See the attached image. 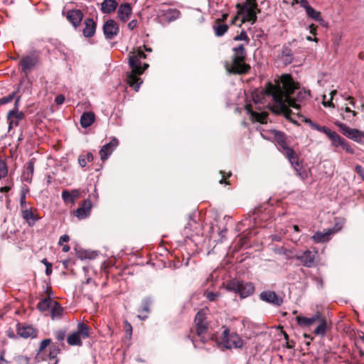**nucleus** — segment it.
<instances>
[{
  "label": "nucleus",
  "instance_id": "nucleus-52",
  "mask_svg": "<svg viewBox=\"0 0 364 364\" xmlns=\"http://www.w3.org/2000/svg\"><path fill=\"white\" fill-rule=\"evenodd\" d=\"M325 98H326V95H323V105L324 107H334V105L332 102V97H331L330 100H328V101H326L325 100Z\"/></svg>",
  "mask_w": 364,
  "mask_h": 364
},
{
  "label": "nucleus",
  "instance_id": "nucleus-38",
  "mask_svg": "<svg viewBox=\"0 0 364 364\" xmlns=\"http://www.w3.org/2000/svg\"><path fill=\"white\" fill-rule=\"evenodd\" d=\"M216 36H223L228 30V26L225 23H218L213 26Z\"/></svg>",
  "mask_w": 364,
  "mask_h": 364
},
{
  "label": "nucleus",
  "instance_id": "nucleus-50",
  "mask_svg": "<svg viewBox=\"0 0 364 364\" xmlns=\"http://www.w3.org/2000/svg\"><path fill=\"white\" fill-rule=\"evenodd\" d=\"M138 26V21L136 19H133L131 21H129L127 24V26L129 30L132 31L135 28H136Z\"/></svg>",
  "mask_w": 364,
  "mask_h": 364
},
{
  "label": "nucleus",
  "instance_id": "nucleus-51",
  "mask_svg": "<svg viewBox=\"0 0 364 364\" xmlns=\"http://www.w3.org/2000/svg\"><path fill=\"white\" fill-rule=\"evenodd\" d=\"M65 96L63 95H58L55 99V102L58 105H61L63 104V102H65Z\"/></svg>",
  "mask_w": 364,
  "mask_h": 364
},
{
  "label": "nucleus",
  "instance_id": "nucleus-13",
  "mask_svg": "<svg viewBox=\"0 0 364 364\" xmlns=\"http://www.w3.org/2000/svg\"><path fill=\"white\" fill-rule=\"evenodd\" d=\"M317 255V251L312 252L306 250L296 254L294 258L299 261L304 267L311 268L316 266Z\"/></svg>",
  "mask_w": 364,
  "mask_h": 364
},
{
  "label": "nucleus",
  "instance_id": "nucleus-26",
  "mask_svg": "<svg viewBox=\"0 0 364 364\" xmlns=\"http://www.w3.org/2000/svg\"><path fill=\"white\" fill-rule=\"evenodd\" d=\"M83 35L87 38L92 37L95 32L97 24L92 18H87L84 21Z\"/></svg>",
  "mask_w": 364,
  "mask_h": 364
},
{
  "label": "nucleus",
  "instance_id": "nucleus-23",
  "mask_svg": "<svg viewBox=\"0 0 364 364\" xmlns=\"http://www.w3.org/2000/svg\"><path fill=\"white\" fill-rule=\"evenodd\" d=\"M336 230L334 228H329L323 232L316 231L314 235L311 236V239L316 243H323L330 240L331 237L334 234Z\"/></svg>",
  "mask_w": 364,
  "mask_h": 364
},
{
  "label": "nucleus",
  "instance_id": "nucleus-31",
  "mask_svg": "<svg viewBox=\"0 0 364 364\" xmlns=\"http://www.w3.org/2000/svg\"><path fill=\"white\" fill-rule=\"evenodd\" d=\"M280 58L285 65H289L292 62L293 52L289 46H284L282 47Z\"/></svg>",
  "mask_w": 364,
  "mask_h": 364
},
{
  "label": "nucleus",
  "instance_id": "nucleus-53",
  "mask_svg": "<svg viewBox=\"0 0 364 364\" xmlns=\"http://www.w3.org/2000/svg\"><path fill=\"white\" fill-rule=\"evenodd\" d=\"M355 171L364 180V168L361 166L358 165L355 167Z\"/></svg>",
  "mask_w": 364,
  "mask_h": 364
},
{
  "label": "nucleus",
  "instance_id": "nucleus-34",
  "mask_svg": "<svg viewBox=\"0 0 364 364\" xmlns=\"http://www.w3.org/2000/svg\"><path fill=\"white\" fill-rule=\"evenodd\" d=\"M246 110H247V113L251 115L252 119H254L256 121L261 122V123L265 122V120L267 117V113H265V112L258 113L257 112L252 111L250 109V106H246Z\"/></svg>",
  "mask_w": 364,
  "mask_h": 364
},
{
  "label": "nucleus",
  "instance_id": "nucleus-10",
  "mask_svg": "<svg viewBox=\"0 0 364 364\" xmlns=\"http://www.w3.org/2000/svg\"><path fill=\"white\" fill-rule=\"evenodd\" d=\"M304 122L309 124L311 129L317 130L320 132L324 133L331 139V144L333 146H341L345 139L342 138L336 132L332 131L329 128L325 126H320L313 122L311 119L306 118Z\"/></svg>",
  "mask_w": 364,
  "mask_h": 364
},
{
  "label": "nucleus",
  "instance_id": "nucleus-16",
  "mask_svg": "<svg viewBox=\"0 0 364 364\" xmlns=\"http://www.w3.org/2000/svg\"><path fill=\"white\" fill-rule=\"evenodd\" d=\"M16 330L17 335L23 338H34L38 336V330L26 323H18Z\"/></svg>",
  "mask_w": 364,
  "mask_h": 364
},
{
  "label": "nucleus",
  "instance_id": "nucleus-17",
  "mask_svg": "<svg viewBox=\"0 0 364 364\" xmlns=\"http://www.w3.org/2000/svg\"><path fill=\"white\" fill-rule=\"evenodd\" d=\"M259 299L263 301L276 306H279L283 304V299L273 291L267 290L261 292L259 294Z\"/></svg>",
  "mask_w": 364,
  "mask_h": 364
},
{
  "label": "nucleus",
  "instance_id": "nucleus-63",
  "mask_svg": "<svg viewBox=\"0 0 364 364\" xmlns=\"http://www.w3.org/2000/svg\"><path fill=\"white\" fill-rule=\"evenodd\" d=\"M4 351H3L0 355V364L6 363V360L4 358Z\"/></svg>",
  "mask_w": 364,
  "mask_h": 364
},
{
  "label": "nucleus",
  "instance_id": "nucleus-56",
  "mask_svg": "<svg viewBox=\"0 0 364 364\" xmlns=\"http://www.w3.org/2000/svg\"><path fill=\"white\" fill-rule=\"evenodd\" d=\"M309 32L311 34H313L314 36L316 35L317 26L316 25H314V23H311V25L309 26Z\"/></svg>",
  "mask_w": 364,
  "mask_h": 364
},
{
  "label": "nucleus",
  "instance_id": "nucleus-19",
  "mask_svg": "<svg viewBox=\"0 0 364 364\" xmlns=\"http://www.w3.org/2000/svg\"><path fill=\"white\" fill-rule=\"evenodd\" d=\"M36 212V209L28 208V206L24 208H21V217L25 221H26L30 227H33L40 219L37 215Z\"/></svg>",
  "mask_w": 364,
  "mask_h": 364
},
{
  "label": "nucleus",
  "instance_id": "nucleus-60",
  "mask_svg": "<svg viewBox=\"0 0 364 364\" xmlns=\"http://www.w3.org/2000/svg\"><path fill=\"white\" fill-rule=\"evenodd\" d=\"M52 273V264H48L46 267V275H50Z\"/></svg>",
  "mask_w": 364,
  "mask_h": 364
},
{
  "label": "nucleus",
  "instance_id": "nucleus-43",
  "mask_svg": "<svg viewBox=\"0 0 364 364\" xmlns=\"http://www.w3.org/2000/svg\"><path fill=\"white\" fill-rule=\"evenodd\" d=\"M15 94L16 93L14 92L6 97L0 98V105H6L7 103L12 102L15 97Z\"/></svg>",
  "mask_w": 364,
  "mask_h": 364
},
{
  "label": "nucleus",
  "instance_id": "nucleus-36",
  "mask_svg": "<svg viewBox=\"0 0 364 364\" xmlns=\"http://www.w3.org/2000/svg\"><path fill=\"white\" fill-rule=\"evenodd\" d=\"M30 189L26 184H23L21 187L20 207L24 208L28 206L26 203V196L29 193Z\"/></svg>",
  "mask_w": 364,
  "mask_h": 364
},
{
  "label": "nucleus",
  "instance_id": "nucleus-7",
  "mask_svg": "<svg viewBox=\"0 0 364 364\" xmlns=\"http://www.w3.org/2000/svg\"><path fill=\"white\" fill-rule=\"evenodd\" d=\"M238 9V14L242 16V22H250L253 24L256 22L257 14L260 12L257 9L256 0H245L242 4H237Z\"/></svg>",
  "mask_w": 364,
  "mask_h": 364
},
{
  "label": "nucleus",
  "instance_id": "nucleus-40",
  "mask_svg": "<svg viewBox=\"0 0 364 364\" xmlns=\"http://www.w3.org/2000/svg\"><path fill=\"white\" fill-rule=\"evenodd\" d=\"M60 352V349L58 348V347L55 346H52L50 348V352H49V354H48V358L52 360H55V364H56V363L58 362L55 358L57 357V355Z\"/></svg>",
  "mask_w": 364,
  "mask_h": 364
},
{
  "label": "nucleus",
  "instance_id": "nucleus-44",
  "mask_svg": "<svg viewBox=\"0 0 364 364\" xmlns=\"http://www.w3.org/2000/svg\"><path fill=\"white\" fill-rule=\"evenodd\" d=\"M22 119H18L15 117H11L10 120L7 119L8 123H9V131H10L13 127H17L18 125V122Z\"/></svg>",
  "mask_w": 364,
  "mask_h": 364
},
{
  "label": "nucleus",
  "instance_id": "nucleus-32",
  "mask_svg": "<svg viewBox=\"0 0 364 364\" xmlns=\"http://www.w3.org/2000/svg\"><path fill=\"white\" fill-rule=\"evenodd\" d=\"M63 308L55 301L50 307V316L52 319H59L63 314Z\"/></svg>",
  "mask_w": 364,
  "mask_h": 364
},
{
  "label": "nucleus",
  "instance_id": "nucleus-6",
  "mask_svg": "<svg viewBox=\"0 0 364 364\" xmlns=\"http://www.w3.org/2000/svg\"><path fill=\"white\" fill-rule=\"evenodd\" d=\"M206 319V312L203 309L198 311L194 319L196 334L202 343L213 339V335L208 331V323Z\"/></svg>",
  "mask_w": 364,
  "mask_h": 364
},
{
  "label": "nucleus",
  "instance_id": "nucleus-15",
  "mask_svg": "<svg viewBox=\"0 0 364 364\" xmlns=\"http://www.w3.org/2000/svg\"><path fill=\"white\" fill-rule=\"evenodd\" d=\"M157 16L161 21L169 23L176 20L180 16V11L176 9H163L159 8Z\"/></svg>",
  "mask_w": 364,
  "mask_h": 364
},
{
  "label": "nucleus",
  "instance_id": "nucleus-62",
  "mask_svg": "<svg viewBox=\"0 0 364 364\" xmlns=\"http://www.w3.org/2000/svg\"><path fill=\"white\" fill-rule=\"evenodd\" d=\"M346 100H349L350 104L352 106L355 107V100H354V98H353V97H350V96H348V97H346Z\"/></svg>",
  "mask_w": 364,
  "mask_h": 364
},
{
  "label": "nucleus",
  "instance_id": "nucleus-29",
  "mask_svg": "<svg viewBox=\"0 0 364 364\" xmlns=\"http://www.w3.org/2000/svg\"><path fill=\"white\" fill-rule=\"evenodd\" d=\"M95 120V114L92 112H84L80 117V124L83 128L90 127Z\"/></svg>",
  "mask_w": 364,
  "mask_h": 364
},
{
  "label": "nucleus",
  "instance_id": "nucleus-42",
  "mask_svg": "<svg viewBox=\"0 0 364 364\" xmlns=\"http://www.w3.org/2000/svg\"><path fill=\"white\" fill-rule=\"evenodd\" d=\"M204 295L209 301H215L220 296V293L213 291H205Z\"/></svg>",
  "mask_w": 364,
  "mask_h": 364
},
{
  "label": "nucleus",
  "instance_id": "nucleus-33",
  "mask_svg": "<svg viewBox=\"0 0 364 364\" xmlns=\"http://www.w3.org/2000/svg\"><path fill=\"white\" fill-rule=\"evenodd\" d=\"M19 101H20V97H18L16 98V100L15 101L14 109L10 110L7 113V119H9V120L11 118V117H15L16 118H18V119H23L24 114L22 112H18Z\"/></svg>",
  "mask_w": 364,
  "mask_h": 364
},
{
  "label": "nucleus",
  "instance_id": "nucleus-3",
  "mask_svg": "<svg viewBox=\"0 0 364 364\" xmlns=\"http://www.w3.org/2000/svg\"><path fill=\"white\" fill-rule=\"evenodd\" d=\"M232 52L231 61H225L224 63L227 73L232 75H245L249 73L251 67L245 62L247 53L244 45L240 44L234 47Z\"/></svg>",
  "mask_w": 364,
  "mask_h": 364
},
{
  "label": "nucleus",
  "instance_id": "nucleus-28",
  "mask_svg": "<svg viewBox=\"0 0 364 364\" xmlns=\"http://www.w3.org/2000/svg\"><path fill=\"white\" fill-rule=\"evenodd\" d=\"M118 6L116 0H104L101 3L100 10L102 14H108L114 12Z\"/></svg>",
  "mask_w": 364,
  "mask_h": 364
},
{
  "label": "nucleus",
  "instance_id": "nucleus-57",
  "mask_svg": "<svg viewBox=\"0 0 364 364\" xmlns=\"http://www.w3.org/2000/svg\"><path fill=\"white\" fill-rule=\"evenodd\" d=\"M6 334L10 338H16V335L14 333V330L11 329V328H9L8 330H6Z\"/></svg>",
  "mask_w": 364,
  "mask_h": 364
},
{
  "label": "nucleus",
  "instance_id": "nucleus-12",
  "mask_svg": "<svg viewBox=\"0 0 364 364\" xmlns=\"http://www.w3.org/2000/svg\"><path fill=\"white\" fill-rule=\"evenodd\" d=\"M335 125L339 131L350 139L358 143L364 144V132L357 129H351L341 122H336Z\"/></svg>",
  "mask_w": 364,
  "mask_h": 364
},
{
  "label": "nucleus",
  "instance_id": "nucleus-2",
  "mask_svg": "<svg viewBox=\"0 0 364 364\" xmlns=\"http://www.w3.org/2000/svg\"><path fill=\"white\" fill-rule=\"evenodd\" d=\"M146 54L139 48L136 52H133L129 54V65L131 68V71L127 74V82L133 87L135 91H139L141 84L143 82L140 78L144 71L149 67L147 63H141V59L146 58Z\"/></svg>",
  "mask_w": 364,
  "mask_h": 364
},
{
  "label": "nucleus",
  "instance_id": "nucleus-14",
  "mask_svg": "<svg viewBox=\"0 0 364 364\" xmlns=\"http://www.w3.org/2000/svg\"><path fill=\"white\" fill-rule=\"evenodd\" d=\"M103 33L107 40L114 39L119 33V26L113 19H108L105 21L102 26Z\"/></svg>",
  "mask_w": 364,
  "mask_h": 364
},
{
  "label": "nucleus",
  "instance_id": "nucleus-9",
  "mask_svg": "<svg viewBox=\"0 0 364 364\" xmlns=\"http://www.w3.org/2000/svg\"><path fill=\"white\" fill-rule=\"evenodd\" d=\"M90 328L83 322L77 324V330L73 331L67 337L68 345L74 346H82V339H85L90 336Z\"/></svg>",
  "mask_w": 364,
  "mask_h": 364
},
{
  "label": "nucleus",
  "instance_id": "nucleus-46",
  "mask_svg": "<svg viewBox=\"0 0 364 364\" xmlns=\"http://www.w3.org/2000/svg\"><path fill=\"white\" fill-rule=\"evenodd\" d=\"M341 147L347 152V153H349V154H354L355 151L353 149V148L345 140L343 143V144L341 145Z\"/></svg>",
  "mask_w": 364,
  "mask_h": 364
},
{
  "label": "nucleus",
  "instance_id": "nucleus-11",
  "mask_svg": "<svg viewBox=\"0 0 364 364\" xmlns=\"http://www.w3.org/2000/svg\"><path fill=\"white\" fill-rule=\"evenodd\" d=\"M219 346L226 349L232 348H241L243 345L242 339L236 334L230 335L229 330L225 328L223 332V339L221 341H216Z\"/></svg>",
  "mask_w": 364,
  "mask_h": 364
},
{
  "label": "nucleus",
  "instance_id": "nucleus-18",
  "mask_svg": "<svg viewBox=\"0 0 364 364\" xmlns=\"http://www.w3.org/2000/svg\"><path fill=\"white\" fill-rule=\"evenodd\" d=\"M92 203L90 200H84L79 205V207L74 211V215L79 220L87 218L91 213Z\"/></svg>",
  "mask_w": 364,
  "mask_h": 364
},
{
  "label": "nucleus",
  "instance_id": "nucleus-61",
  "mask_svg": "<svg viewBox=\"0 0 364 364\" xmlns=\"http://www.w3.org/2000/svg\"><path fill=\"white\" fill-rule=\"evenodd\" d=\"M11 190L10 186H3L0 188V192L1 193H8Z\"/></svg>",
  "mask_w": 364,
  "mask_h": 364
},
{
  "label": "nucleus",
  "instance_id": "nucleus-41",
  "mask_svg": "<svg viewBox=\"0 0 364 364\" xmlns=\"http://www.w3.org/2000/svg\"><path fill=\"white\" fill-rule=\"evenodd\" d=\"M51 343V340L49 338H46L43 340L39 346L38 351V356L40 357L41 354L45 350L46 347H48Z\"/></svg>",
  "mask_w": 364,
  "mask_h": 364
},
{
  "label": "nucleus",
  "instance_id": "nucleus-25",
  "mask_svg": "<svg viewBox=\"0 0 364 364\" xmlns=\"http://www.w3.org/2000/svg\"><path fill=\"white\" fill-rule=\"evenodd\" d=\"M61 196L65 203H71L74 205L76 200L80 198V193L78 189H73L70 191L65 189L62 191Z\"/></svg>",
  "mask_w": 364,
  "mask_h": 364
},
{
  "label": "nucleus",
  "instance_id": "nucleus-55",
  "mask_svg": "<svg viewBox=\"0 0 364 364\" xmlns=\"http://www.w3.org/2000/svg\"><path fill=\"white\" fill-rule=\"evenodd\" d=\"M70 240V237L69 235H62L60 239H59V242H58V244L59 245H62L63 242H68V241Z\"/></svg>",
  "mask_w": 364,
  "mask_h": 364
},
{
  "label": "nucleus",
  "instance_id": "nucleus-39",
  "mask_svg": "<svg viewBox=\"0 0 364 364\" xmlns=\"http://www.w3.org/2000/svg\"><path fill=\"white\" fill-rule=\"evenodd\" d=\"M8 171L6 163L0 158V180L7 176Z\"/></svg>",
  "mask_w": 364,
  "mask_h": 364
},
{
  "label": "nucleus",
  "instance_id": "nucleus-47",
  "mask_svg": "<svg viewBox=\"0 0 364 364\" xmlns=\"http://www.w3.org/2000/svg\"><path fill=\"white\" fill-rule=\"evenodd\" d=\"M234 40L235 41H247V42L248 43L249 41V39H248V36H247V34L245 31H242L240 35L235 36L234 38Z\"/></svg>",
  "mask_w": 364,
  "mask_h": 364
},
{
  "label": "nucleus",
  "instance_id": "nucleus-20",
  "mask_svg": "<svg viewBox=\"0 0 364 364\" xmlns=\"http://www.w3.org/2000/svg\"><path fill=\"white\" fill-rule=\"evenodd\" d=\"M63 14L66 16L68 21L73 26L74 28H77L83 18V14L80 9H70L66 13L64 11Z\"/></svg>",
  "mask_w": 364,
  "mask_h": 364
},
{
  "label": "nucleus",
  "instance_id": "nucleus-45",
  "mask_svg": "<svg viewBox=\"0 0 364 364\" xmlns=\"http://www.w3.org/2000/svg\"><path fill=\"white\" fill-rule=\"evenodd\" d=\"M55 339L58 341H64L66 336V331L65 330H58L55 333Z\"/></svg>",
  "mask_w": 364,
  "mask_h": 364
},
{
  "label": "nucleus",
  "instance_id": "nucleus-24",
  "mask_svg": "<svg viewBox=\"0 0 364 364\" xmlns=\"http://www.w3.org/2000/svg\"><path fill=\"white\" fill-rule=\"evenodd\" d=\"M38 63V58L36 56L26 55L22 58L19 62L22 71L27 74L28 71L31 70Z\"/></svg>",
  "mask_w": 364,
  "mask_h": 364
},
{
  "label": "nucleus",
  "instance_id": "nucleus-5",
  "mask_svg": "<svg viewBox=\"0 0 364 364\" xmlns=\"http://www.w3.org/2000/svg\"><path fill=\"white\" fill-rule=\"evenodd\" d=\"M298 325L301 327H309L314 323H318V326L314 331V333L316 336L324 337L327 330V320L321 312L317 311L311 317H306L302 316H296V318Z\"/></svg>",
  "mask_w": 364,
  "mask_h": 364
},
{
  "label": "nucleus",
  "instance_id": "nucleus-30",
  "mask_svg": "<svg viewBox=\"0 0 364 364\" xmlns=\"http://www.w3.org/2000/svg\"><path fill=\"white\" fill-rule=\"evenodd\" d=\"M151 304V300L149 298H145L141 302L140 309L138 310L139 315L138 316L140 318L144 319L147 318L148 314L150 311V306Z\"/></svg>",
  "mask_w": 364,
  "mask_h": 364
},
{
  "label": "nucleus",
  "instance_id": "nucleus-22",
  "mask_svg": "<svg viewBox=\"0 0 364 364\" xmlns=\"http://www.w3.org/2000/svg\"><path fill=\"white\" fill-rule=\"evenodd\" d=\"M119 144V141L117 138H113L109 143L102 146L100 154V158L102 161L108 159L112 154L114 150L117 148Z\"/></svg>",
  "mask_w": 364,
  "mask_h": 364
},
{
  "label": "nucleus",
  "instance_id": "nucleus-54",
  "mask_svg": "<svg viewBox=\"0 0 364 364\" xmlns=\"http://www.w3.org/2000/svg\"><path fill=\"white\" fill-rule=\"evenodd\" d=\"M299 5L306 11L311 6L307 0H299Z\"/></svg>",
  "mask_w": 364,
  "mask_h": 364
},
{
  "label": "nucleus",
  "instance_id": "nucleus-49",
  "mask_svg": "<svg viewBox=\"0 0 364 364\" xmlns=\"http://www.w3.org/2000/svg\"><path fill=\"white\" fill-rule=\"evenodd\" d=\"M87 160L85 155H80L78 157V163L81 167H85L87 165Z\"/></svg>",
  "mask_w": 364,
  "mask_h": 364
},
{
  "label": "nucleus",
  "instance_id": "nucleus-58",
  "mask_svg": "<svg viewBox=\"0 0 364 364\" xmlns=\"http://www.w3.org/2000/svg\"><path fill=\"white\" fill-rule=\"evenodd\" d=\"M344 110L346 113L350 114L352 115V117H355L357 114V113L355 111L351 110L348 107H346Z\"/></svg>",
  "mask_w": 364,
  "mask_h": 364
},
{
  "label": "nucleus",
  "instance_id": "nucleus-8",
  "mask_svg": "<svg viewBox=\"0 0 364 364\" xmlns=\"http://www.w3.org/2000/svg\"><path fill=\"white\" fill-rule=\"evenodd\" d=\"M226 289L230 291L239 294L243 299L251 296L255 289L253 283L236 279L229 282L226 285Z\"/></svg>",
  "mask_w": 364,
  "mask_h": 364
},
{
  "label": "nucleus",
  "instance_id": "nucleus-21",
  "mask_svg": "<svg viewBox=\"0 0 364 364\" xmlns=\"http://www.w3.org/2000/svg\"><path fill=\"white\" fill-rule=\"evenodd\" d=\"M132 14V7L129 3L121 4L117 9V18L122 22H127Z\"/></svg>",
  "mask_w": 364,
  "mask_h": 364
},
{
  "label": "nucleus",
  "instance_id": "nucleus-37",
  "mask_svg": "<svg viewBox=\"0 0 364 364\" xmlns=\"http://www.w3.org/2000/svg\"><path fill=\"white\" fill-rule=\"evenodd\" d=\"M53 301H54L52 300L50 296H48V298H44L38 302L37 306L38 309L41 311L44 312L47 311L48 309H50Z\"/></svg>",
  "mask_w": 364,
  "mask_h": 364
},
{
  "label": "nucleus",
  "instance_id": "nucleus-4",
  "mask_svg": "<svg viewBox=\"0 0 364 364\" xmlns=\"http://www.w3.org/2000/svg\"><path fill=\"white\" fill-rule=\"evenodd\" d=\"M272 134L275 141L282 149V152L288 159L297 174L302 179H305L307 177V173L302 169V166L299 162L298 156L295 151L288 146L284 134L277 130H273Z\"/></svg>",
  "mask_w": 364,
  "mask_h": 364
},
{
  "label": "nucleus",
  "instance_id": "nucleus-1",
  "mask_svg": "<svg viewBox=\"0 0 364 364\" xmlns=\"http://www.w3.org/2000/svg\"><path fill=\"white\" fill-rule=\"evenodd\" d=\"M297 88L296 84L289 74H283L275 83L266 84L262 95L272 97L273 105L271 110L279 114L284 115L287 119H291V110L290 107L299 109L301 104L310 97L309 90H299L296 98L291 95Z\"/></svg>",
  "mask_w": 364,
  "mask_h": 364
},
{
  "label": "nucleus",
  "instance_id": "nucleus-64",
  "mask_svg": "<svg viewBox=\"0 0 364 364\" xmlns=\"http://www.w3.org/2000/svg\"><path fill=\"white\" fill-rule=\"evenodd\" d=\"M46 293L50 296L52 294L51 288L49 286L46 287V289L45 290Z\"/></svg>",
  "mask_w": 364,
  "mask_h": 364
},
{
  "label": "nucleus",
  "instance_id": "nucleus-27",
  "mask_svg": "<svg viewBox=\"0 0 364 364\" xmlns=\"http://www.w3.org/2000/svg\"><path fill=\"white\" fill-rule=\"evenodd\" d=\"M34 173V159H30L26 164V170L22 173V180L28 183L32 182Z\"/></svg>",
  "mask_w": 364,
  "mask_h": 364
},
{
  "label": "nucleus",
  "instance_id": "nucleus-35",
  "mask_svg": "<svg viewBox=\"0 0 364 364\" xmlns=\"http://www.w3.org/2000/svg\"><path fill=\"white\" fill-rule=\"evenodd\" d=\"M306 14L308 17L311 18L313 20H315L319 22L321 25L324 22L323 18L321 17V13L316 10H315L313 7L310 6L306 11Z\"/></svg>",
  "mask_w": 364,
  "mask_h": 364
},
{
  "label": "nucleus",
  "instance_id": "nucleus-59",
  "mask_svg": "<svg viewBox=\"0 0 364 364\" xmlns=\"http://www.w3.org/2000/svg\"><path fill=\"white\" fill-rule=\"evenodd\" d=\"M85 156L87 161L90 162L93 160L94 157L92 153L89 152Z\"/></svg>",
  "mask_w": 364,
  "mask_h": 364
},
{
  "label": "nucleus",
  "instance_id": "nucleus-48",
  "mask_svg": "<svg viewBox=\"0 0 364 364\" xmlns=\"http://www.w3.org/2000/svg\"><path fill=\"white\" fill-rule=\"evenodd\" d=\"M124 328L126 333L129 336V337H131L132 333V326L127 321H124Z\"/></svg>",
  "mask_w": 364,
  "mask_h": 364
}]
</instances>
